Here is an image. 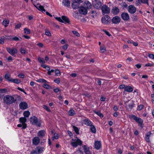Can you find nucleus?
<instances>
[{
	"instance_id": "obj_1",
	"label": "nucleus",
	"mask_w": 154,
	"mask_h": 154,
	"mask_svg": "<svg viewBox=\"0 0 154 154\" xmlns=\"http://www.w3.org/2000/svg\"><path fill=\"white\" fill-rule=\"evenodd\" d=\"M4 103L7 105H10L15 101L14 98L12 96L7 95L5 96L3 98Z\"/></svg>"
},
{
	"instance_id": "obj_2",
	"label": "nucleus",
	"mask_w": 154,
	"mask_h": 154,
	"mask_svg": "<svg viewBox=\"0 0 154 154\" xmlns=\"http://www.w3.org/2000/svg\"><path fill=\"white\" fill-rule=\"evenodd\" d=\"M30 121L32 125H35L38 127H40L41 123L38 120L37 118L35 116L31 117L30 118Z\"/></svg>"
},
{
	"instance_id": "obj_3",
	"label": "nucleus",
	"mask_w": 154,
	"mask_h": 154,
	"mask_svg": "<svg viewBox=\"0 0 154 154\" xmlns=\"http://www.w3.org/2000/svg\"><path fill=\"white\" fill-rule=\"evenodd\" d=\"M72 142L70 143V144L73 147L76 148L78 146H81L82 144V141L79 139L77 140L72 139Z\"/></svg>"
},
{
	"instance_id": "obj_4",
	"label": "nucleus",
	"mask_w": 154,
	"mask_h": 154,
	"mask_svg": "<svg viewBox=\"0 0 154 154\" xmlns=\"http://www.w3.org/2000/svg\"><path fill=\"white\" fill-rule=\"evenodd\" d=\"M125 106L126 109L129 110L132 109L134 106V102L133 100H128L125 102Z\"/></svg>"
},
{
	"instance_id": "obj_5",
	"label": "nucleus",
	"mask_w": 154,
	"mask_h": 154,
	"mask_svg": "<svg viewBox=\"0 0 154 154\" xmlns=\"http://www.w3.org/2000/svg\"><path fill=\"white\" fill-rule=\"evenodd\" d=\"M7 51L11 55L15 57V54L17 53V50L14 48L11 49L9 48H6Z\"/></svg>"
},
{
	"instance_id": "obj_6",
	"label": "nucleus",
	"mask_w": 154,
	"mask_h": 154,
	"mask_svg": "<svg viewBox=\"0 0 154 154\" xmlns=\"http://www.w3.org/2000/svg\"><path fill=\"white\" fill-rule=\"evenodd\" d=\"M102 22L104 24H108L110 23V17L108 15H106L102 18Z\"/></svg>"
},
{
	"instance_id": "obj_7",
	"label": "nucleus",
	"mask_w": 154,
	"mask_h": 154,
	"mask_svg": "<svg viewBox=\"0 0 154 154\" xmlns=\"http://www.w3.org/2000/svg\"><path fill=\"white\" fill-rule=\"evenodd\" d=\"M20 122L23 125V128H22L23 130L25 129L27 127V124L25 123L26 121V119L25 117H20L19 118Z\"/></svg>"
},
{
	"instance_id": "obj_8",
	"label": "nucleus",
	"mask_w": 154,
	"mask_h": 154,
	"mask_svg": "<svg viewBox=\"0 0 154 154\" xmlns=\"http://www.w3.org/2000/svg\"><path fill=\"white\" fill-rule=\"evenodd\" d=\"M101 10L103 13L104 14H109L110 11V8L106 5H103L102 6Z\"/></svg>"
},
{
	"instance_id": "obj_9",
	"label": "nucleus",
	"mask_w": 154,
	"mask_h": 154,
	"mask_svg": "<svg viewBox=\"0 0 154 154\" xmlns=\"http://www.w3.org/2000/svg\"><path fill=\"white\" fill-rule=\"evenodd\" d=\"M121 20L120 17L118 16H115L112 19V23L115 24H119Z\"/></svg>"
},
{
	"instance_id": "obj_10",
	"label": "nucleus",
	"mask_w": 154,
	"mask_h": 154,
	"mask_svg": "<svg viewBox=\"0 0 154 154\" xmlns=\"http://www.w3.org/2000/svg\"><path fill=\"white\" fill-rule=\"evenodd\" d=\"M40 142V139L38 137H35L32 140V143L35 146L39 144Z\"/></svg>"
},
{
	"instance_id": "obj_11",
	"label": "nucleus",
	"mask_w": 154,
	"mask_h": 154,
	"mask_svg": "<svg viewBox=\"0 0 154 154\" xmlns=\"http://www.w3.org/2000/svg\"><path fill=\"white\" fill-rule=\"evenodd\" d=\"M19 106L20 109L24 110L27 108L28 104L26 102H22L20 103Z\"/></svg>"
},
{
	"instance_id": "obj_12",
	"label": "nucleus",
	"mask_w": 154,
	"mask_h": 154,
	"mask_svg": "<svg viewBox=\"0 0 154 154\" xmlns=\"http://www.w3.org/2000/svg\"><path fill=\"white\" fill-rule=\"evenodd\" d=\"M128 11L131 14H134L136 11V8L134 5H130L128 7Z\"/></svg>"
},
{
	"instance_id": "obj_13",
	"label": "nucleus",
	"mask_w": 154,
	"mask_h": 154,
	"mask_svg": "<svg viewBox=\"0 0 154 154\" xmlns=\"http://www.w3.org/2000/svg\"><path fill=\"white\" fill-rule=\"evenodd\" d=\"M120 12L118 7L116 6L113 7L111 10L112 13L114 15L117 14Z\"/></svg>"
},
{
	"instance_id": "obj_14",
	"label": "nucleus",
	"mask_w": 154,
	"mask_h": 154,
	"mask_svg": "<svg viewBox=\"0 0 154 154\" xmlns=\"http://www.w3.org/2000/svg\"><path fill=\"white\" fill-rule=\"evenodd\" d=\"M122 19L124 20H128L129 18V16L128 14L125 12L122 13L121 15Z\"/></svg>"
},
{
	"instance_id": "obj_15",
	"label": "nucleus",
	"mask_w": 154,
	"mask_h": 154,
	"mask_svg": "<svg viewBox=\"0 0 154 154\" xmlns=\"http://www.w3.org/2000/svg\"><path fill=\"white\" fill-rule=\"evenodd\" d=\"M84 151L85 154H92L91 152L90 151V148L86 145L83 146Z\"/></svg>"
},
{
	"instance_id": "obj_16",
	"label": "nucleus",
	"mask_w": 154,
	"mask_h": 154,
	"mask_svg": "<svg viewBox=\"0 0 154 154\" xmlns=\"http://www.w3.org/2000/svg\"><path fill=\"white\" fill-rule=\"evenodd\" d=\"M33 5L39 10L41 11L42 12H45V10L43 6L40 5L39 4H36V3L34 2L33 3Z\"/></svg>"
},
{
	"instance_id": "obj_17",
	"label": "nucleus",
	"mask_w": 154,
	"mask_h": 154,
	"mask_svg": "<svg viewBox=\"0 0 154 154\" xmlns=\"http://www.w3.org/2000/svg\"><path fill=\"white\" fill-rule=\"evenodd\" d=\"M79 12L81 14H86L88 11L87 9L83 6L81 7L79 10Z\"/></svg>"
},
{
	"instance_id": "obj_18",
	"label": "nucleus",
	"mask_w": 154,
	"mask_h": 154,
	"mask_svg": "<svg viewBox=\"0 0 154 154\" xmlns=\"http://www.w3.org/2000/svg\"><path fill=\"white\" fill-rule=\"evenodd\" d=\"M84 124L87 126H91L93 125L92 122L88 118H85L83 121Z\"/></svg>"
},
{
	"instance_id": "obj_19",
	"label": "nucleus",
	"mask_w": 154,
	"mask_h": 154,
	"mask_svg": "<svg viewBox=\"0 0 154 154\" xmlns=\"http://www.w3.org/2000/svg\"><path fill=\"white\" fill-rule=\"evenodd\" d=\"M79 3L76 1H72V6L74 9H77L79 6Z\"/></svg>"
},
{
	"instance_id": "obj_20",
	"label": "nucleus",
	"mask_w": 154,
	"mask_h": 154,
	"mask_svg": "<svg viewBox=\"0 0 154 154\" xmlns=\"http://www.w3.org/2000/svg\"><path fill=\"white\" fill-rule=\"evenodd\" d=\"M102 5V4L100 2L97 1H96L95 3L94 4V7L96 9H98L100 8Z\"/></svg>"
},
{
	"instance_id": "obj_21",
	"label": "nucleus",
	"mask_w": 154,
	"mask_h": 154,
	"mask_svg": "<svg viewBox=\"0 0 154 154\" xmlns=\"http://www.w3.org/2000/svg\"><path fill=\"white\" fill-rule=\"evenodd\" d=\"M36 149L37 154H39L41 153L44 151L45 148L43 147L38 146L36 147Z\"/></svg>"
},
{
	"instance_id": "obj_22",
	"label": "nucleus",
	"mask_w": 154,
	"mask_h": 154,
	"mask_svg": "<svg viewBox=\"0 0 154 154\" xmlns=\"http://www.w3.org/2000/svg\"><path fill=\"white\" fill-rule=\"evenodd\" d=\"M94 147L97 149H99L101 146V144L100 141H96L94 143Z\"/></svg>"
},
{
	"instance_id": "obj_23",
	"label": "nucleus",
	"mask_w": 154,
	"mask_h": 154,
	"mask_svg": "<svg viewBox=\"0 0 154 154\" xmlns=\"http://www.w3.org/2000/svg\"><path fill=\"white\" fill-rule=\"evenodd\" d=\"M134 117V120L137 122L139 123L140 125H142L143 123V120L140 118L137 117V116H136V117Z\"/></svg>"
},
{
	"instance_id": "obj_24",
	"label": "nucleus",
	"mask_w": 154,
	"mask_h": 154,
	"mask_svg": "<svg viewBox=\"0 0 154 154\" xmlns=\"http://www.w3.org/2000/svg\"><path fill=\"white\" fill-rule=\"evenodd\" d=\"M152 134L150 131L147 132L146 135L145 140L148 142H150L149 137L152 135Z\"/></svg>"
},
{
	"instance_id": "obj_25",
	"label": "nucleus",
	"mask_w": 154,
	"mask_h": 154,
	"mask_svg": "<svg viewBox=\"0 0 154 154\" xmlns=\"http://www.w3.org/2000/svg\"><path fill=\"white\" fill-rule=\"evenodd\" d=\"M133 90V88L130 86H127L125 88V90L128 92H131Z\"/></svg>"
},
{
	"instance_id": "obj_26",
	"label": "nucleus",
	"mask_w": 154,
	"mask_h": 154,
	"mask_svg": "<svg viewBox=\"0 0 154 154\" xmlns=\"http://www.w3.org/2000/svg\"><path fill=\"white\" fill-rule=\"evenodd\" d=\"M9 82H12L17 84H19L20 82V81L17 79H11L9 80Z\"/></svg>"
},
{
	"instance_id": "obj_27",
	"label": "nucleus",
	"mask_w": 154,
	"mask_h": 154,
	"mask_svg": "<svg viewBox=\"0 0 154 154\" xmlns=\"http://www.w3.org/2000/svg\"><path fill=\"white\" fill-rule=\"evenodd\" d=\"M45 132L44 130L40 131L38 133V136L39 137H43L45 135Z\"/></svg>"
},
{
	"instance_id": "obj_28",
	"label": "nucleus",
	"mask_w": 154,
	"mask_h": 154,
	"mask_svg": "<svg viewBox=\"0 0 154 154\" xmlns=\"http://www.w3.org/2000/svg\"><path fill=\"white\" fill-rule=\"evenodd\" d=\"M62 3L64 6L66 7L69 6L70 4V2L69 0H63Z\"/></svg>"
},
{
	"instance_id": "obj_29",
	"label": "nucleus",
	"mask_w": 154,
	"mask_h": 154,
	"mask_svg": "<svg viewBox=\"0 0 154 154\" xmlns=\"http://www.w3.org/2000/svg\"><path fill=\"white\" fill-rule=\"evenodd\" d=\"M85 6L87 9H90L91 8L92 5L91 3L88 1H86L85 2Z\"/></svg>"
},
{
	"instance_id": "obj_30",
	"label": "nucleus",
	"mask_w": 154,
	"mask_h": 154,
	"mask_svg": "<svg viewBox=\"0 0 154 154\" xmlns=\"http://www.w3.org/2000/svg\"><path fill=\"white\" fill-rule=\"evenodd\" d=\"M69 115L70 116H73L75 114V111L73 109H70L68 112Z\"/></svg>"
},
{
	"instance_id": "obj_31",
	"label": "nucleus",
	"mask_w": 154,
	"mask_h": 154,
	"mask_svg": "<svg viewBox=\"0 0 154 154\" xmlns=\"http://www.w3.org/2000/svg\"><path fill=\"white\" fill-rule=\"evenodd\" d=\"M63 21L64 22H65L66 23H69V18L65 16H63L62 17Z\"/></svg>"
},
{
	"instance_id": "obj_32",
	"label": "nucleus",
	"mask_w": 154,
	"mask_h": 154,
	"mask_svg": "<svg viewBox=\"0 0 154 154\" xmlns=\"http://www.w3.org/2000/svg\"><path fill=\"white\" fill-rule=\"evenodd\" d=\"M90 129L91 132L94 133H95L96 132V130L95 126L93 125L90 126Z\"/></svg>"
},
{
	"instance_id": "obj_33",
	"label": "nucleus",
	"mask_w": 154,
	"mask_h": 154,
	"mask_svg": "<svg viewBox=\"0 0 154 154\" xmlns=\"http://www.w3.org/2000/svg\"><path fill=\"white\" fill-rule=\"evenodd\" d=\"M9 20H4L2 22V24L5 27H6L9 24Z\"/></svg>"
},
{
	"instance_id": "obj_34",
	"label": "nucleus",
	"mask_w": 154,
	"mask_h": 154,
	"mask_svg": "<svg viewBox=\"0 0 154 154\" xmlns=\"http://www.w3.org/2000/svg\"><path fill=\"white\" fill-rule=\"evenodd\" d=\"M20 51L22 54H26L27 53V51L24 48H22L20 49Z\"/></svg>"
},
{
	"instance_id": "obj_35",
	"label": "nucleus",
	"mask_w": 154,
	"mask_h": 154,
	"mask_svg": "<svg viewBox=\"0 0 154 154\" xmlns=\"http://www.w3.org/2000/svg\"><path fill=\"white\" fill-rule=\"evenodd\" d=\"M23 115L25 117H28L30 115V112L28 111H26L24 112Z\"/></svg>"
},
{
	"instance_id": "obj_36",
	"label": "nucleus",
	"mask_w": 154,
	"mask_h": 154,
	"mask_svg": "<svg viewBox=\"0 0 154 154\" xmlns=\"http://www.w3.org/2000/svg\"><path fill=\"white\" fill-rule=\"evenodd\" d=\"M37 81L39 83H48V82L45 79H39L38 80H37Z\"/></svg>"
},
{
	"instance_id": "obj_37",
	"label": "nucleus",
	"mask_w": 154,
	"mask_h": 154,
	"mask_svg": "<svg viewBox=\"0 0 154 154\" xmlns=\"http://www.w3.org/2000/svg\"><path fill=\"white\" fill-rule=\"evenodd\" d=\"M24 32L25 34H28L30 33V29L27 28H25L24 29Z\"/></svg>"
},
{
	"instance_id": "obj_38",
	"label": "nucleus",
	"mask_w": 154,
	"mask_h": 154,
	"mask_svg": "<svg viewBox=\"0 0 154 154\" xmlns=\"http://www.w3.org/2000/svg\"><path fill=\"white\" fill-rule=\"evenodd\" d=\"M59 136L58 134L57 133H55L54 134V136L51 139L52 140H54L55 139H57L58 138Z\"/></svg>"
},
{
	"instance_id": "obj_39",
	"label": "nucleus",
	"mask_w": 154,
	"mask_h": 154,
	"mask_svg": "<svg viewBox=\"0 0 154 154\" xmlns=\"http://www.w3.org/2000/svg\"><path fill=\"white\" fill-rule=\"evenodd\" d=\"M10 75L9 74L7 73L5 75V78L6 80L9 82V80L11 79L10 78Z\"/></svg>"
},
{
	"instance_id": "obj_40",
	"label": "nucleus",
	"mask_w": 154,
	"mask_h": 154,
	"mask_svg": "<svg viewBox=\"0 0 154 154\" xmlns=\"http://www.w3.org/2000/svg\"><path fill=\"white\" fill-rule=\"evenodd\" d=\"M94 113L97 114L98 116H99L101 118H102L103 117V115L100 112V111H94Z\"/></svg>"
},
{
	"instance_id": "obj_41",
	"label": "nucleus",
	"mask_w": 154,
	"mask_h": 154,
	"mask_svg": "<svg viewBox=\"0 0 154 154\" xmlns=\"http://www.w3.org/2000/svg\"><path fill=\"white\" fill-rule=\"evenodd\" d=\"M38 60L40 63H42V64H44L45 63V61L42 58H41L40 57H38Z\"/></svg>"
},
{
	"instance_id": "obj_42",
	"label": "nucleus",
	"mask_w": 154,
	"mask_h": 154,
	"mask_svg": "<svg viewBox=\"0 0 154 154\" xmlns=\"http://www.w3.org/2000/svg\"><path fill=\"white\" fill-rule=\"evenodd\" d=\"M72 32L73 34L77 37H79L80 36L79 34L76 31H72Z\"/></svg>"
},
{
	"instance_id": "obj_43",
	"label": "nucleus",
	"mask_w": 154,
	"mask_h": 154,
	"mask_svg": "<svg viewBox=\"0 0 154 154\" xmlns=\"http://www.w3.org/2000/svg\"><path fill=\"white\" fill-rule=\"evenodd\" d=\"M144 107V106L143 105L140 104L139 105L137 108V110L140 111Z\"/></svg>"
},
{
	"instance_id": "obj_44",
	"label": "nucleus",
	"mask_w": 154,
	"mask_h": 154,
	"mask_svg": "<svg viewBox=\"0 0 154 154\" xmlns=\"http://www.w3.org/2000/svg\"><path fill=\"white\" fill-rule=\"evenodd\" d=\"M100 51L102 53H104L106 51V48L104 47H101L100 48Z\"/></svg>"
},
{
	"instance_id": "obj_45",
	"label": "nucleus",
	"mask_w": 154,
	"mask_h": 154,
	"mask_svg": "<svg viewBox=\"0 0 154 154\" xmlns=\"http://www.w3.org/2000/svg\"><path fill=\"white\" fill-rule=\"evenodd\" d=\"M73 128L75 133L77 134H79V130L78 128L74 126H73Z\"/></svg>"
},
{
	"instance_id": "obj_46",
	"label": "nucleus",
	"mask_w": 154,
	"mask_h": 154,
	"mask_svg": "<svg viewBox=\"0 0 154 154\" xmlns=\"http://www.w3.org/2000/svg\"><path fill=\"white\" fill-rule=\"evenodd\" d=\"M138 2L140 3H142L148 4V0H138Z\"/></svg>"
},
{
	"instance_id": "obj_47",
	"label": "nucleus",
	"mask_w": 154,
	"mask_h": 154,
	"mask_svg": "<svg viewBox=\"0 0 154 154\" xmlns=\"http://www.w3.org/2000/svg\"><path fill=\"white\" fill-rule=\"evenodd\" d=\"M45 34L46 35L51 36V33L48 30H46L45 32Z\"/></svg>"
},
{
	"instance_id": "obj_48",
	"label": "nucleus",
	"mask_w": 154,
	"mask_h": 154,
	"mask_svg": "<svg viewBox=\"0 0 154 154\" xmlns=\"http://www.w3.org/2000/svg\"><path fill=\"white\" fill-rule=\"evenodd\" d=\"M43 108L48 112H50L51 110L47 106L44 105L43 106Z\"/></svg>"
},
{
	"instance_id": "obj_49",
	"label": "nucleus",
	"mask_w": 154,
	"mask_h": 154,
	"mask_svg": "<svg viewBox=\"0 0 154 154\" xmlns=\"http://www.w3.org/2000/svg\"><path fill=\"white\" fill-rule=\"evenodd\" d=\"M43 87L44 88L47 89H49L50 87V86L46 84L45 83L43 84Z\"/></svg>"
},
{
	"instance_id": "obj_50",
	"label": "nucleus",
	"mask_w": 154,
	"mask_h": 154,
	"mask_svg": "<svg viewBox=\"0 0 154 154\" xmlns=\"http://www.w3.org/2000/svg\"><path fill=\"white\" fill-rule=\"evenodd\" d=\"M55 74L57 76H59L60 75V72L59 70L57 69H55Z\"/></svg>"
},
{
	"instance_id": "obj_51",
	"label": "nucleus",
	"mask_w": 154,
	"mask_h": 154,
	"mask_svg": "<svg viewBox=\"0 0 154 154\" xmlns=\"http://www.w3.org/2000/svg\"><path fill=\"white\" fill-rule=\"evenodd\" d=\"M54 82L57 84H59L60 82V78H57L54 80Z\"/></svg>"
},
{
	"instance_id": "obj_52",
	"label": "nucleus",
	"mask_w": 154,
	"mask_h": 154,
	"mask_svg": "<svg viewBox=\"0 0 154 154\" xmlns=\"http://www.w3.org/2000/svg\"><path fill=\"white\" fill-rule=\"evenodd\" d=\"M17 89L18 90H20V91L23 92L25 94H26V93L25 91L23 89H22V88H20V87L17 88Z\"/></svg>"
},
{
	"instance_id": "obj_53",
	"label": "nucleus",
	"mask_w": 154,
	"mask_h": 154,
	"mask_svg": "<svg viewBox=\"0 0 154 154\" xmlns=\"http://www.w3.org/2000/svg\"><path fill=\"white\" fill-rule=\"evenodd\" d=\"M21 26V24L20 23L18 24L15 26V28L17 29L20 28Z\"/></svg>"
},
{
	"instance_id": "obj_54",
	"label": "nucleus",
	"mask_w": 154,
	"mask_h": 154,
	"mask_svg": "<svg viewBox=\"0 0 154 154\" xmlns=\"http://www.w3.org/2000/svg\"><path fill=\"white\" fill-rule=\"evenodd\" d=\"M37 45L41 48H43L44 47V45L42 43H39L37 44Z\"/></svg>"
},
{
	"instance_id": "obj_55",
	"label": "nucleus",
	"mask_w": 154,
	"mask_h": 154,
	"mask_svg": "<svg viewBox=\"0 0 154 154\" xmlns=\"http://www.w3.org/2000/svg\"><path fill=\"white\" fill-rule=\"evenodd\" d=\"M103 31L107 35L109 36H110L111 35V34H110L109 32L106 30L104 29H103Z\"/></svg>"
},
{
	"instance_id": "obj_56",
	"label": "nucleus",
	"mask_w": 154,
	"mask_h": 154,
	"mask_svg": "<svg viewBox=\"0 0 154 154\" xmlns=\"http://www.w3.org/2000/svg\"><path fill=\"white\" fill-rule=\"evenodd\" d=\"M153 64L152 63H148L146 64L145 66H153Z\"/></svg>"
},
{
	"instance_id": "obj_57",
	"label": "nucleus",
	"mask_w": 154,
	"mask_h": 154,
	"mask_svg": "<svg viewBox=\"0 0 154 154\" xmlns=\"http://www.w3.org/2000/svg\"><path fill=\"white\" fill-rule=\"evenodd\" d=\"M31 154H37L36 149L32 150L31 152Z\"/></svg>"
},
{
	"instance_id": "obj_58",
	"label": "nucleus",
	"mask_w": 154,
	"mask_h": 154,
	"mask_svg": "<svg viewBox=\"0 0 154 154\" xmlns=\"http://www.w3.org/2000/svg\"><path fill=\"white\" fill-rule=\"evenodd\" d=\"M7 59L9 61H12L13 60L12 57L11 56H9Z\"/></svg>"
},
{
	"instance_id": "obj_59",
	"label": "nucleus",
	"mask_w": 154,
	"mask_h": 154,
	"mask_svg": "<svg viewBox=\"0 0 154 154\" xmlns=\"http://www.w3.org/2000/svg\"><path fill=\"white\" fill-rule=\"evenodd\" d=\"M148 56L149 58L152 59H153L154 58V55L152 54H149Z\"/></svg>"
},
{
	"instance_id": "obj_60",
	"label": "nucleus",
	"mask_w": 154,
	"mask_h": 154,
	"mask_svg": "<svg viewBox=\"0 0 154 154\" xmlns=\"http://www.w3.org/2000/svg\"><path fill=\"white\" fill-rule=\"evenodd\" d=\"M54 70L51 69V70L48 71L47 72V73L49 75H51V73H52V72H54Z\"/></svg>"
},
{
	"instance_id": "obj_61",
	"label": "nucleus",
	"mask_w": 154,
	"mask_h": 154,
	"mask_svg": "<svg viewBox=\"0 0 154 154\" xmlns=\"http://www.w3.org/2000/svg\"><path fill=\"white\" fill-rule=\"evenodd\" d=\"M18 76L21 78H23L24 77V75L23 74H20L18 75Z\"/></svg>"
},
{
	"instance_id": "obj_62",
	"label": "nucleus",
	"mask_w": 154,
	"mask_h": 154,
	"mask_svg": "<svg viewBox=\"0 0 154 154\" xmlns=\"http://www.w3.org/2000/svg\"><path fill=\"white\" fill-rule=\"evenodd\" d=\"M57 19L60 22H61L64 23V22L63 21V20H62V18H60V17H58L57 18Z\"/></svg>"
},
{
	"instance_id": "obj_63",
	"label": "nucleus",
	"mask_w": 154,
	"mask_h": 154,
	"mask_svg": "<svg viewBox=\"0 0 154 154\" xmlns=\"http://www.w3.org/2000/svg\"><path fill=\"white\" fill-rule=\"evenodd\" d=\"M4 42V39L3 38H1L0 39V44H3Z\"/></svg>"
},
{
	"instance_id": "obj_64",
	"label": "nucleus",
	"mask_w": 154,
	"mask_h": 154,
	"mask_svg": "<svg viewBox=\"0 0 154 154\" xmlns=\"http://www.w3.org/2000/svg\"><path fill=\"white\" fill-rule=\"evenodd\" d=\"M151 97L152 98V101L153 102H154V94H151Z\"/></svg>"
}]
</instances>
